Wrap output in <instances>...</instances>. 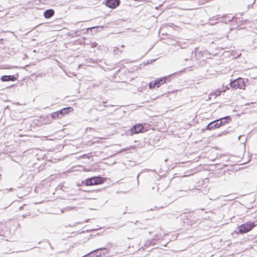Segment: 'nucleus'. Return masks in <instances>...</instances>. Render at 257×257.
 Wrapping results in <instances>:
<instances>
[{"label":"nucleus","instance_id":"obj_1","mask_svg":"<svg viewBox=\"0 0 257 257\" xmlns=\"http://www.w3.org/2000/svg\"><path fill=\"white\" fill-rule=\"evenodd\" d=\"M247 82V79L239 77L233 81H231L229 84L230 87L234 89H244Z\"/></svg>","mask_w":257,"mask_h":257},{"label":"nucleus","instance_id":"obj_2","mask_svg":"<svg viewBox=\"0 0 257 257\" xmlns=\"http://www.w3.org/2000/svg\"><path fill=\"white\" fill-rule=\"evenodd\" d=\"M108 252L106 248L101 247L93 250L82 257H103Z\"/></svg>","mask_w":257,"mask_h":257},{"label":"nucleus","instance_id":"obj_3","mask_svg":"<svg viewBox=\"0 0 257 257\" xmlns=\"http://www.w3.org/2000/svg\"><path fill=\"white\" fill-rule=\"evenodd\" d=\"M255 221H249L242 224L239 226V232L241 234L247 233L252 230L255 226Z\"/></svg>","mask_w":257,"mask_h":257},{"label":"nucleus","instance_id":"obj_4","mask_svg":"<svg viewBox=\"0 0 257 257\" xmlns=\"http://www.w3.org/2000/svg\"><path fill=\"white\" fill-rule=\"evenodd\" d=\"M104 182V179L101 176H94L85 180L86 186H91L101 184Z\"/></svg>","mask_w":257,"mask_h":257},{"label":"nucleus","instance_id":"obj_5","mask_svg":"<svg viewBox=\"0 0 257 257\" xmlns=\"http://www.w3.org/2000/svg\"><path fill=\"white\" fill-rule=\"evenodd\" d=\"M169 78V76L161 77L156 79L154 81L150 82L149 86L150 89H153L156 87L159 88L162 84H164Z\"/></svg>","mask_w":257,"mask_h":257},{"label":"nucleus","instance_id":"obj_6","mask_svg":"<svg viewBox=\"0 0 257 257\" xmlns=\"http://www.w3.org/2000/svg\"><path fill=\"white\" fill-rule=\"evenodd\" d=\"M131 133L130 135L137 134L144 132V127L143 124L138 123L134 125L129 131Z\"/></svg>","mask_w":257,"mask_h":257},{"label":"nucleus","instance_id":"obj_7","mask_svg":"<svg viewBox=\"0 0 257 257\" xmlns=\"http://www.w3.org/2000/svg\"><path fill=\"white\" fill-rule=\"evenodd\" d=\"M192 217L191 215L183 213L180 215L179 218L185 225H192L193 223V221L191 220Z\"/></svg>","mask_w":257,"mask_h":257},{"label":"nucleus","instance_id":"obj_8","mask_svg":"<svg viewBox=\"0 0 257 257\" xmlns=\"http://www.w3.org/2000/svg\"><path fill=\"white\" fill-rule=\"evenodd\" d=\"M120 4V0H105V5L109 8L114 9Z\"/></svg>","mask_w":257,"mask_h":257},{"label":"nucleus","instance_id":"obj_9","mask_svg":"<svg viewBox=\"0 0 257 257\" xmlns=\"http://www.w3.org/2000/svg\"><path fill=\"white\" fill-rule=\"evenodd\" d=\"M220 120L216 119L210 122L206 126V129L208 130H212L217 128L222 125L221 121L219 122Z\"/></svg>","mask_w":257,"mask_h":257},{"label":"nucleus","instance_id":"obj_10","mask_svg":"<svg viewBox=\"0 0 257 257\" xmlns=\"http://www.w3.org/2000/svg\"><path fill=\"white\" fill-rule=\"evenodd\" d=\"M17 79L15 75H3L1 77V80L3 82L14 81Z\"/></svg>","mask_w":257,"mask_h":257},{"label":"nucleus","instance_id":"obj_11","mask_svg":"<svg viewBox=\"0 0 257 257\" xmlns=\"http://www.w3.org/2000/svg\"><path fill=\"white\" fill-rule=\"evenodd\" d=\"M54 11L53 9H48L44 11L43 15L45 18L49 19L54 16Z\"/></svg>","mask_w":257,"mask_h":257},{"label":"nucleus","instance_id":"obj_12","mask_svg":"<svg viewBox=\"0 0 257 257\" xmlns=\"http://www.w3.org/2000/svg\"><path fill=\"white\" fill-rule=\"evenodd\" d=\"M72 110H73L72 107H68L63 108V109H61V110H60L58 111L60 114V116L61 117H62L64 114L68 113L69 111H70Z\"/></svg>","mask_w":257,"mask_h":257},{"label":"nucleus","instance_id":"obj_13","mask_svg":"<svg viewBox=\"0 0 257 257\" xmlns=\"http://www.w3.org/2000/svg\"><path fill=\"white\" fill-rule=\"evenodd\" d=\"M223 23L227 24L228 23L230 22H234L236 21L237 18L235 17H232V18H230L229 16L224 15V19H223Z\"/></svg>","mask_w":257,"mask_h":257},{"label":"nucleus","instance_id":"obj_14","mask_svg":"<svg viewBox=\"0 0 257 257\" xmlns=\"http://www.w3.org/2000/svg\"><path fill=\"white\" fill-rule=\"evenodd\" d=\"M218 120H220L219 122L221 121L222 125H223L228 123L229 121H230L231 117L230 116H226L220 119H218Z\"/></svg>","mask_w":257,"mask_h":257},{"label":"nucleus","instance_id":"obj_15","mask_svg":"<svg viewBox=\"0 0 257 257\" xmlns=\"http://www.w3.org/2000/svg\"><path fill=\"white\" fill-rule=\"evenodd\" d=\"M217 17L216 16L212 17V18H209V24L210 25H214L217 23V19H216Z\"/></svg>","mask_w":257,"mask_h":257},{"label":"nucleus","instance_id":"obj_16","mask_svg":"<svg viewBox=\"0 0 257 257\" xmlns=\"http://www.w3.org/2000/svg\"><path fill=\"white\" fill-rule=\"evenodd\" d=\"M60 116V114L58 111L56 112H53L51 114L52 117H53L54 119L61 118Z\"/></svg>","mask_w":257,"mask_h":257},{"label":"nucleus","instance_id":"obj_17","mask_svg":"<svg viewBox=\"0 0 257 257\" xmlns=\"http://www.w3.org/2000/svg\"><path fill=\"white\" fill-rule=\"evenodd\" d=\"M122 53V51L120 50L118 47H115L113 49V54L115 55H119Z\"/></svg>","mask_w":257,"mask_h":257},{"label":"nucleus","instance_id":"obj_18","mask_svg":"<svg viewBox=\"0 0 257 257\" xmlns=\"http://www.w3.org/2000/svg\"><path fill=\"white\" fill-rule=\"evenodd\" d=\"M40 2L44 5L50 4L53 0H39Z\"/></svg>","mask_w":257,"mask_h":257},{"label":"nucleus","instance_id":"obj_19","mask_svg":"<svg viewBox=\"0 0 257 257\" xmlns=\"http://www.w3.org/2000/svg\"><path fill=\"white\" fill-rule=\"evenodd\" d=\"M216 16V18L217 19V22L218 23H223V19H224V15L221 16V17H219V16Z\"/></svg>","mask_w":257,"mask_h":257},{"label":"nucleus","instance_id":"obj_20","mask_svg":"<svg viewBox=\"0 0 257 257\" xmlns=\"http://www.w3.org/2000/svg\"><path fill=\"white\" fill-rule=\"evenodd\" d=\"M97 46V43H96V42L91 43V47L92 48L96 47Z\"/></svg>","mask_w":257,"mask_h":257},{"label":"nucleus","instance_id":"obj_21","mask_svg":"<svg viewBox=\"0 0 257 257\" xmlns=\"http://www.w3.org/2000/svg\"><path fill=\"white\" fill-rule=\"evenodd\" d=\"M74 34L75 35V36H78L80 35L79 34V31H76L75 32H74Z\"/></svg>","mask_w":257,"mask_h":257},{"label":"nucleus","instance_id":"obj_22","mask_svg":"<svg viewBox=\"0 0 257 257\" xmlns=\"http://www.w3.org/2000/svg\"><path fill=\"white\" fill-rule=\"evenodd\" d=\"M29 215V214H24V215H23L22 216L23 218H26L27 216H28Z\"/></svg>","mask_w":257,"mask_h":257},{"label":"nucleus","instance_id":"obj_23","mask_svg":"<svg viewBox=\"0 0 257 257\" xmlns=\"http://www.w3.org/2000/svg\"><path fill=\"white\" fill-rule=\"evenodd\" d=\"M75 207H67V210H71L73 208H74Z\"/></svg>","mask_w":257,"mask_h":257},{"label":"nucleus","instance_id":"obj_24","mask_svg":"<svg viewBox=\"0 0 257 257\" xmlns=\"http://www.w3.org/2000/svg\"><path fill=\"white\" fill-rule=\"evenodd\" d=\"M139 174L137 176V179H138V183H139Z\"/></svg>","mask_w":257,"mask_h":257},{"label":"nucleus","instance_id":"obj_25","mask_svg":"<svg viewBox=\"0 0 257 257\" xmlns=\"http://www.w3.org/2000/svg\"><path fill=\"white\" fill-rule=\"evenodd\" d=\"M219 94H220V92H219L218 94H216V96L218 95H219Z\"/></svg>","mask_w":257,"mask_h":257},{"label":"nucleus","instance_id":"obj_26","mask_svg":"<svg viewBox=\"0 0 257 257\" xmlns=\"http://www.w3.org/2000/svg\"><path fill=\"white\" fill-rule=\"evenodd\" d=\"M22 208H23V206H21V207H20L19 209L21 210V209H22Z\"/></svg>","mask_w":257,"mask_h":257},{"label":"nucleus","instance_id":"obj_27","mask_svg":"<svg viewBox=\"0 0 257 257\" xmlns=\"http://www.w3.org/2000/svg\"><path fill=\"white\" fill-rule=\"evenodd\" d=\"M92 28H94V27L89 28H88V29H87V30H88V29H92Z\"/></svg>","mask_w":257,"mask_h":257},{"label":"nucleus","instance_id":"obj_28","mask_svg":"<svg viewBox=\"0 0 257 257\" xmlns=\"http://www.w3.org/2000/svg\"><path fill=\"white\" fill-rule=\"evenodd\" d=\"M14 86L13 85H12L11 86H10L8 87V88H10V87H12V86Z\"/></svg>","mask_w":257,"mask_h":257},{"label":"nucleus","instance_id":"obj_29","mask_svg":"<svg viewBox=\"0 0 257 257\" xmlns=\"http://www.w3.org/2000/svg\"><path fill=\"white\" fill-rule=\"evenodd\" d=\"M104 107H108V105H104Z\"/></svg>","mask_w":257,"mask_h":257},{"label":"nucleus","instance_id":"obj_30","mask_svg":"<svg viewBox=\"0 0 257 257\" xmlns=\"http://www.w3.org/2000/svg\"><path fill=\"white\" fill-rule=\"evenodd\" d=\"M124 47V45H122L121 46V47Z\"/></svg>","mask_w":257,"mask_h":257},{"label":"nucleus","instance_id":"obj_31","mask_svg":"<svg viewBox=\"0 0 257 257\" xmlns=\"http://www.w3.org/2000/svg\"><path fill=\"white\" fill-rule=\"evenodd\" d=\"M241 137V136H239V137H238V139H239V140L240 139V137Z\"/></svg>","mask_w":257,"mask_h":257},{"label":"nucleus","instance_id":"obj_32","mask_svg":"<svg viewBox=\"0 0 257 257\" xmlns=\"http://www.w3.org/2000/svg\"><path fill=\"white\" fill-rule=\"evenodd\" d=\"M188 60V59H185V61H187V60Z\"/></svg>","mask_w":257,"mask_h":257}]
</instances>
